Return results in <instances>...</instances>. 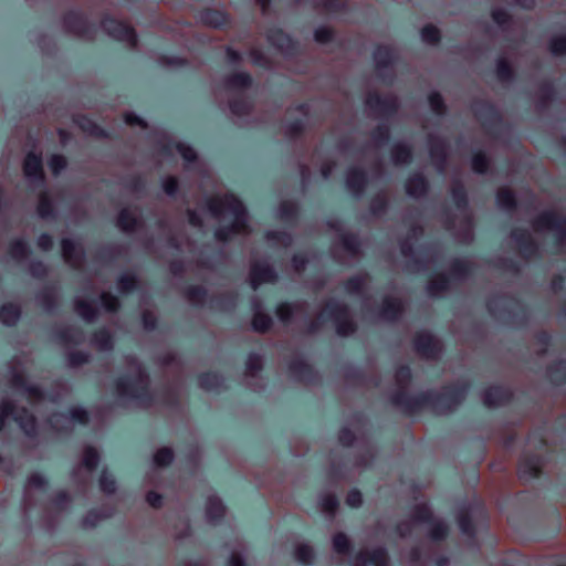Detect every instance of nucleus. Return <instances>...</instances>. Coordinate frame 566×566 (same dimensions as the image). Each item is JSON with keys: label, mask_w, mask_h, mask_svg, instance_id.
Wrapping results in <instances>:
<instances>
[{"label": "nucleus", "mask_w": 566, "mask_h": 566, "mask_svg": "<svg viewBox=\"0 0 566 566\" xmlns=\"http://www.w3.org/2000/svg\"><path fill=\"white\" fill-rule=\"evenodd\" d=\"M209 213L218 222H224L228 216L233 220L228 226H221L214 231V238L219 242H227L232 235L249 234L251 228L248 223L249 214L243 202L233 193L214 196L207 200Z\"/></svg>", "instance_id": "f257e3e1"}, {"label": "nucleus", "mask_w": 566, "mask_h": 566, "mask_svg": "<svg viewBox=\"0 0 566 566\" xmlns=\"http://www.w3.org/2000/svg\"><path fill=\"white\" fill-rule=\"evenodd\" d=\"M332 322L338 336L348 337L354 335L358 325L350 308L343 302L331 298L323 302L318 310L311 316L308 323L302 328V333L313 336L319 333Z\"/></svg>", "instance_id": "f03ea898"}, {"label": "nucleus", "mask_w": 566, "mask_h": 566, "mask_svg": "<svg viewBox=\"0 0 566 566\" xmlns=\"http://www.w3.org/2000/svg\"><path fill=\"white\" fill-rule=\"evenodd\" d=\"M124 361L127 376L116 380L115 389L117 396L136 400L140 408H151L155 403V396L150 389L149 375L137 357L128 355Z\"/></svg>", "instance_id": "7ed1b4c3"}, {"label": "nucleus", "mask_w": 566, "mask_h": 566, "mask_svg": "<svg viewBox=\"0 0 566 566\" xmlns=\"http://www.w3.org/2000/svg\"><path fill=\"white\" fill-rule=\"evenodd\" d=\"M423 233L421 226H411L408 237L400 242V251L405 258V270L410 273L429 272L436 269L442 258V249L438 244L423 245L417 251L411 241H417Z\"/></svg>", "instance_id": "20e7f679"}, {"label": "nucleus", "mask_w": 566, "mask_h": 566, "mask_svg": "<svg viewBox=\"0 0 566 566\" xmlns=\"http://www.w3.org/2000/svg\"><path fill=\"white\" fill-rule=\"evenodd\" d=\"M394 380L395 388L389 395V400L394 407L407 416L419 413L424 409L426 403L432 402V399H434V395L430 392L409 394L412 373L407 365H400L396 368Z\"/></svg>", "instance_id": "39448f33"}, {"label": "nucleus", "mask_w": 566, "mask_h": 566, "mask_svg": "<svg viewBox=\"0 0 566 566\" xmlns=\"http://www.w3.org/2000/svg\"><path fill=\"white\" fill-rule=\"evenodd\" d=\"M451 196L457 206V209L461 213V218L459 220L458 227L457 218L448 217L446 220V227L448 230L452 231L454 239L459 243L470 244L474 239L472 216L468 208V196L464 185L458 178L452 180Z\"/></svg>", "instance_id": "423d86ee"}, {"label": "nucleus", "mask_w": 566, "mask_h": 566, "mask_svg": "<svg viewBox=\"0 0 566 566\" xmlns=\"http://www.w3.org/2000/svg\"><path fill=\"white\" fill-rule=\"evenodd\" d=\"M468 388L469 384L467 381L459 380L437 391L427 390L426 392L434 395V399H432V402L426 403L424 409L430 408L439 415L451 412L464 399Z\"/></svg>", "instance_id": "0eeeda50"}, {"label": "nucleus", "mask_w": 566, "mask_h": 566, "mask_svg": "<svg viewBox=\"0 0 566 566\" xmlns=\"http://www.w3.org/2000/svg\"><path fill=\"white\" fill-rule=\"evenodd\" d=\"M155 364L160 369L161 376L167 384L164 400L170 402L169 394L172 389L179 388L184 380L185 368L177 353L166 350L155 358Z\"/></svg>", "instance_id": "6e6552de"}, {"label": "nucleus", "mask_w": 566, "mask_h": 566, "mask_svg": "<svg viewBox=\"0 0 566 566\" xmlns=\"http://www.w3.org/2000/svg\"><path fill=\"white\" fill-rule=\"evenodd\" d=\"M532 227L537 232L553 231L557 248L566 253V217H560L554 211H544L533 220Z\"/></svg>", "instance_id": "1a4fd4ad"}, {"label": "nucleus", "mask_w": 566, "mask_h": 566, "mask_svg": "<svg viewBox=\"0 0 566 566\" xmlns=\"http://www.w3.org/2000/svg\"><path fill=\"white\" fill-rule=\"evenodd\" d=\"M416 354L423 359L437 361L443 352L442 342L428 332H419L413 337Z\"/></svg>", "instance_id": "9d476101"}, {"label": "nucleus", "mask_w": 566, "mask_h": 566, "mask_svg": "<svg viewBox=\"0 0 566 566\" xmlns=\"http://www.w3.org/2000/svg\"><path fill=\"white\" fill-rule=\"evenodd\" d=\"M365 103L370 116L374 118H388L394 115L399 107L397 96L391 94L381 96L378 93L369 92Z\"/></svg>", "instance_id": "9b49d317"}, {"label": "nucleus", "mask_w": 566, "mask_h": 566, "mask_svg": "<svg viewBox=\"0 0 566 566\" xmlns=\"http://www.w3.org/2000/svg\"><path fill=\"white\" fill-rule=\"evenodd\" d=\"M476 270V263L470 258H455L451 260L447 273H441L440 279H430L427 283H450L453 281H465Z\"/></svg>", "instance_id": "f8f14e48"}, {"label": "nucleus", "mask_w": 566, "mask_h": 566, "mask_svg": "<svg viewBox=\"0 0 566 566\" xmlns=\"http://www.w3.org/2000/svg\"><path fill=\"white\" fill-rule=\"evenodd\" d=\"M63 29L66 33L73 34L74 36L85 41L93 40L97 32V29L77 11H70L64 15Z\"/></svg>", "instance_id": "ddd939ff"}, {"label": "nucleus", "mask_w": 566, "mask_h": 566, "mask_svg": "<svg viewBox=\"0 0 566 566\" xmlns=\"http://www.w3.org/2000/svg\"><path fill=\"white\" fill-rule=\"evenodd\" d=\"M375 69L382 82L392 83L395 78L394 62L397 52L389 45H379L374 52Z\"/></svg>", "instance_id": "4468645a"}, {"label": "nucleus", "mask_w": 566, "mask_h": 566, "mask_svg": "<svg viewBox=\"0 0 566 566\" xmlns=\"http://www.w3.org/2000/svg\"><path fill=\"white\" fill-rule=\"evenodd\" d=\"M427 143L429 148L430 159L436 170L443 175L447 169L448 154H449V142L434 133H429L427 136Z\"/></svg>", "instance_id": "2eb2a0df"}, {"label": "nucleus", "mask_w": 566, "mask_h": 566, "mask_svg": "<svg viewBox=\"0 0 566 566\" xmlns=\"http://www.w3.org/2000/svg\"><path fill=\"white\" fill-rule=\"evenodd\" d=\"M101 25L104 32L111 38L126 42L130 49L136 48L137 34L132 27L108 17L102 20Z\"/></svg>", "instance_id": "dca6fc26"}, {"label": "nucleus", "mask_w": 566, "mask_h": 566, "mask_svg": "<svg viewBox=\"0 0 566 566\" xmlns=\"http://www.w3.org/2000/svg\"><path fill=\"white\" fill-rule=\"evenodd\" d=\"M390 556L382 546L363 547L355 555L353 566H390Z\"/></svg>", "instance_id": "f3484780"}, {"label": "nucleus", "mask_w": 566, "mask_h": 566, "mask_svg": "<svg viewBox=\"0 0 566 566\" xmlns=\"http://www.w3.org/2000/svg\"><path fill=\"white\" fill-rule=\"evenodd\" d=\"M407 304L403 297L388 295L384 297L378 315L382 321L396 322L403 315Z\"/></svg>", "instance_id": "a211bd4d"}, {"label": "nucleus", "mask_w": 566, "mask_h": 566, "mask_svg": "<svg viewBox=\"0 0 566 566\" xmlns=\"http://www.w3.org/2000/svg\"><path fill=\"white\" fill-rule=\"evenodd\" d=\"M71 503V496L66 491H57L50 496L43 505V515L48 521L57 518L67 511Z\"/></svg>", "instance_id": "6ab92c4d"}, {"label": "nucleus", "mask_w": 566, "mask_h": 566, "mask_svg": "<svg viewBox=\"0 0 566 566\" xmlns=\"http://www.w3.org/2000/svg\"><path fill=\"white\" fill-rule=\"evenodd\" d=\"M19 424L23 433L31 440L35 441L39 437V424L36 417L25 407H18L12 416Z\"/></svg>", "instance_id": "aec40b11"}, {"label": "nucleus", "mask_w": 566, "mask_h": 566, "mask_svg": "<svg viewBox=\"0 0 566 566\" xmlns=\"http://www.w3.org/2000/svg\"><path fill=\"white\" fill-rule=\"evenodd\" d=\"M46 480L43 475L38 472H32L28 479L23 489V507L29 510L36 504L35 491H41L46 488Z\"/></svg>", "instance_id": "412c9836"}, {"label": "nucleus", "mask_w": 566, "mask_h": 566, "mask_svg": "<svg viewBox=\"0 0 566 566\" xmlns=\"http://www.w3.org/2000/svg\"><path fill=\"white\" fill-rule=\"evenodd\" d=\"M62 256L64 261L74 269H81L85 261V251L81 244H76L72 239L61 241Z\"/></svg>", "instance_id": "4be33fe9"}, {"label": "nucleus", "mask_w": 566, "mask_h": 566, "mask_svg": "<svg viewBox=\"0 0 566 566\" xmlns=\"http://www.w3.org/2000/svg\"><path fill=\"white\" fill-rule=\"evenodd\" d=\"M511 238L516 242L520 254L524 259H531L532 256L536 255L538 247L533 240L528 230L518 228L513 229L511 232Z\"/></svg>", "instance_id": "5701e85b"}, {"label": "nucleus", "mask_w": 566, "mask_h": 566, "mask_svg": "<svg viewBox=\"0 0 566 566\" xmlns=\"http://www.w3.org/2000/svg\"><path fill=\"white\" fill-rule=\"evenodd\" d=\"M276 279V271L266 261H254L251 264L248 283H272Z\"/></svg>", "instance_id": "b1692460"}, {"label": "nucleus", "mask_w": 566, "mask_h": 566, "mask_svg": "<svg viewBox=\"0 0 566 566\" xmlns=\"http://www.w3.org/2000/svg\"><path fill=\"white\" fill-rule=\"evenodd\" d=\"M520 307L518 302L507 295H497L490 298L488 302V308L495 317H503L505 313L511 315Z\"/></svg>", "instance_id": "393cba45"}, {"label": "nucleus", "mask_w": 566, "mask_h": 566, "mask_svg": "<svg viewBox=\"0 0 566 566\" xmlns=\"http://www.w3.org/2000/svg\"><path fill=\"white\" fill-rule=\"evenodd\" d=\"M472 111L476 119L483 126H494L500 123L501 116L496 108L484 101H476L472 104Z\"/></svg>", "instance_id": "a878e982"}, {"label": "nucleus", "mask_w": 566, "mask_h": 566, "mask_svg": "<svg viewBox=\"0 0 566 566\" xmlns=\"http://www.w3.org/2000/svg\"><path fill=\"white\" fill-rule=\"evenodd\" d=\"M513 392L501 386H490L483 392L482 399L490 408L501 407L511 401Z\"/></svg>", "instance_id": "bb28decb"}, {"label": "nucleus", "mask_w": 566, "mask_h": 566, "mask_svg": "<svg viewBox=\"0 0 566 566\" xmlns=\"http://www.w3.org/2000/svg\"><path fill=\"white\" fill-rule=\"evenodd\" d=\"M56 337L59 343L67 350L77 346L85 340L84 332L74 326H63L56 329Z\"/></svg>", "instance_id": "cd10ccee"}, {"label": "nucleus", "mask_w": 566, "mask_h": 566, "mask_svg": "<svg viewBox=\"0 0 566 566\" xmlns=\"http://www.w3.org/2000/svg\"><path fill=\"white\" fill-rule=\"evenodd\" d=\"M367 184V175L363 169L353 167L347 171L346 187L357 198L361 197Z\"/></svg>", "instance_id": "c85d7f7f"}, {"label": "nucleus", "mask_w": 566, "mask_h": 566, "mask_svg": "<svg viewBox=\"0 0 566 566\" xmlns=\"http://www.w3.org/2000/svg\"><path fill=\"white\" fill-rule=\"evenodd\" d=\"M228 104L231 114L237 118L248 116L253 108L251 99L241 92L234 93L230 96Z\"/></svg>", "instance_id": "c756f323"}, {"label": "nucleus", "mask_w": 566, "mask_h": 566, "mask_svg": "<svg viewBox=\"0 0 566 566\" xmlns=\"http://www.w3.org/2000/svg\"><path fill=\"white\" fill-rule=\"evenodd\" d=\"M412 146L406 142H396L390 150V158L395 166H406L412 161Z\"/></svg>", "instance_id": "7c9ffc66"}, {"label": "nucleus", "mask_w": 566, "mask_h": 566, "mask_svg": "<svg viewBox=\"0 0 566 566\" xmlns=\"http://www.w3.org/2000/svg\"><path fill=\"white\" fill-rule=\"evenodd\" d=\"M359 240L358 237L354 233H343L339 237V245L334 244L332 248V254L335 259H338V250L343 249L347 252L352 258H356L359 255Z\"/></svg>", "instance_id": "2f4dec72"}, {"label": "nucleus", "mask_w": 566, "mask_h": 566, "mask_svg": "<svg viewBox=\"0 0 566 566\" xmlns=\"http://www.w3.org/2000/svg\"><path fill=\"white\" fill-rule=\"evenodd\" d=\"M46 423L57 434H71L74 431L72 418L64 412H52L46 418Z\"/></svg>", "instance_id": "473e14b6"}, {"label": "nucleus", "mask_w": 566, "mask_h": 566, "mask_svg": "<svg viewBox=\"0 0 566 566\" xmlns=\"http://www.w3.org/2000/svg\"><path fill=\"white\" fill-rule=\"evenodd\" d=\"M75 312L86 322L93 323L98 315L96 301L78 296L74 300Z\"/></svg>", "instance_id": "72a5a7b5"}, {"label": "nucleus", "mask_w": 566, "mask_h": 566, "mask_svg": "<svg viewBox=\"0 0 566 566\" xmlns=\"http://www.w3.org/2000/svg\"><path fill=\"white\" fill-rule=\"evenodd\" d=\"M227 514V507L218 495H210L206 504V517L211 524H217L223 520Z\"/></svg>", "instance_id": "f704fd0d"}, {"label": "nucleus", "mask_w": 566, "mask_h": 566, "mask_svg": "<svg viewBox=\"0 0 566 566\" xmlns=\"http://www.w3.org/2000/svg\"><path fill=\"white\" fill-rule=\"evenodd\" d=\"M23 171L29 179L42 181L44 175L41 157L34 153H29L24 158Z\"/></svg>", "instance_id": "c9c22d12"}, {"label": "nucleus", "mask_w": 566, "mask_h": 566, "mask_svg": "<svg viewBox=\"0 0 566 566\" xmlns=\"http://www.w3.org/2000/svg\"><path fill=\"white\" fill-rule=\"evenodd\" d=\"M114 514H115V507L112 505H104L99 510L88 511L82 520V526L84 528H93L99 522L112 517Z\"/></svg>", "instance_id": "e433bc0d"}, {"label": "nucleus", "mask_w": 566, "mask_h": 566, "mask_svg": "<svg viewBox=\"0 0 566 566\" xmlns=\"http://www.w3.org/2000/svg\"><path fill=\"white\" fill-rule=\"evenodd\" d=\"M428 191V181L421 174H415L406 182V192L412 198H421Z\"/></svg>", "instance_id": "4c0bfd02"}, {"label": "nucleus", "mask_w": 566, "mask_h": 566, "mask_svg": "<svg viewBox=\"0 0 566 566\" xmlns=\"http://www.w3.org/2000/svg\"><path fill=\"white\" fill-rule=\"evenodd\" d=\"M91 345L99 352H109L114 348L113 334L107 328H101L91 336Z\"/></svg>", "instance_id": "58836bf2"}, {"label": "nucleus", "mask_w": 566, "mask_h": 566, "mask_svg": "<svg viewBox=\"0 0 566 566\" xmlns=\"http://www.w3.org/2000/svg\"><path fill=\"white\" fill-rule=\"evenodd\" d=\"M252 77L245 72H237L224 78V87L229 92H237L249 88Z\"/></svg>", "instance_id": "ea45409f"}, {"label": "nucleus", "mask_w": 566, "mask_h": 566, "mask_svg": "<svg viewBox=\"0 0 566 566\" xmlns=\"http://www.w3.org/2000/svg\"><path fill=\"white\" fill-rule=\"evenodd\" d=\"M268 41L283 53H289L292 50L291 38L279 29H271L266 33Z\"/></svg>", "instance_id": "a19ab883"}, {"label": "nucleus", "mask_w": 566, "mask_h": 566, "mask_svg": "<svg viewBox=\"0 0 566 566\" xmlns=\"http://www.w3.org/2000/svg\"><path fill=\"white\" fill-rule=\"evenodd\" d=\"M263 369V358L258 354H250L244 370V379L245 384L249 387L255 388V386L250 381V379H254L258 374Z\"/></svg>", "instance_id": "79ce46f5"}, {"label": "nucleus", "mask_w": 566, "mask_h": 566, "mask_svg": "<svg viewBox=\"0 0 566 566\" xmlns=\"http://www.w3.org/2000/svg\"><path fill=\"white\" fill-rule=\"evenodd\" d=\"M21 316V306L18 303L9 302L0 307V322L8 326L18 323Z\"/></svg>", "instance_id": "37998d69"}, {"label": "nucleus", "mask_w": 566, "mask_h": 566, "mask_svg": "<svg viewBox=\"0 0 566 566\" xmlns=\"http://www.w3.org/2000/svg\"><path fill=\"white\" fill-rule=\"evenodd\" d=\"M448 532L449 525L442 520L434 518L431 522L428 536L432 542L437 543L436 547L440 549L441 545L439 543L443 542L447 538Z\"/></svg>", "instance_id": "c03bdc74"}, {"label": "nucleus", "mask_w": 566, "mask_h": 566, "mask_svg": "<svg viewBox=\"0 0 566 566\" xmlns=\"http://www.w3.org/2000/svg\"><path fill=\"white\" fill-rule=\"evenodd\" d=\"M116 224L122 231L130 233L137 229L139 220L129 209L124 208L118 213Z\"/></svg>", "instance_id": "a18cd8bd"}, {"label": "nucleus", "mask_w": 566, "mask_h": 566, "mask_svg": "<svg viewBox=\"0 0 566 566\" xmlns=\"http://www.w3.org/2000/svg\"><path fill=\"white\" fill-rule=\"evenodd\" d=\"M200 20L205 25L219 28L226 23L227 15L220 10L206 9L201 12Z\"/></svg>", "instance_id": "49530a36"}, {"label": "nucleus", "mask_w": 566, "mask_h": 566, "mask_svg": "<svg viewBox=\"0 0 566 566\" xmlns=\"http://www.w3.org/2000/svg\"><path fill=\"white\" fill-rule=\"evenodd\" d=\"M99 462V454L97 450L92 446H86L83 449L81 458V467H84L88 473H93Z\"/></svg>", "instance_id": "de8ad7c7"}, {"label": "nucleus", "mask_w": 566, "mask_h": 566, "mask_svg": "<svg viewBox=\"0 0 566 566\" xmlns=\"http://www.w3.org/2000/svg\"><path fill=\"white\" fill-rule=\"evenodd\" d=\"M307 308L306 303H295V304H281L276 310V315L280 321L287 322L294 314H298L305 312Z\"/></svg>", "instance_id": "09e8293b"}, {"label": "nucleus", "mask_w": 566, "mask_h": 566, "mask_svg": "<svg viewBox=\"0 0 566 566\" xmlns=\"http://www.w3.org/2000/svg\"><path fill=\"white\" fill-rule=\"evenodd\" d=\"M338 506L339 505L336 495L334 493L328 492L322 495L318 509L323 514H325L329 518H334L338 511Z\"/></svg>", "instance_id": "8fccbe9b"}, {"label": "nucleus", "mask_w": 566, "mask_h": 566, "mask_svg": "<svg viewBox=\"0 0 566 566\" xmlns=\"http://www.w3.org/2000/svg\"><path fill=\"white\" fill-rule=\"evenodd\" d=\"M554 87L552 83L545 82L539 86L538 96L536 101V109L538 112L545 111L554 97Z\"/></svg>", "instance_id": "3c124183"}, {"label": "nucleus", "mask_w": 566, "mask_h": 566, "mask_svg": "<svg viewBox=\"0 0 566 566\" xmlns=\"http://www.w3.org/2000/svg\"><path fill=\"white\" fill-rule=\"evenodd\" d=\"M496 202L500 208L506 211H513L516 208V199L514 192L505 187L497 190Z\"/></svg>", "instance_id": "603ef678"}, {"label": "nucleus", "mask_w": 566, "mask_h": 566, "mask_svg": "<svg viewBox=\"0 0 566 566\" xmlns=\"http://www.w3.org/2000/svg\"><path fill=\"white\" fill-rule=\"evenodd\" d=\"M175 452L170 447H160L156 450L153 457L154 465L157 468H166L172 463Z\"/></svg>", "instance_id": "864d4df0"}, {"label": "nucleus", "mask_w": 566, "mask_h": 566, "mask_svg": "<svg viewBox=\"0 0 566 566\" xmlns=\"http://www.w3.org/2000/svg\"><path fill=\"white\" fill-rule=\"evenodd\" d=\"M198 382L203 390H217L222 386V378L216 373H202L198 377Z\"/></svg>", "instance_id": "5fc2aeb1"}, {"label": "nucleus", "mask_w": 566, "mask_h": 566, "mask_svg": "<svg viewBox=\"0 0 566 566\" xmlns=\"http://www.w3.org/2000/svg\"><path fill=\"white\" fill-rule=\"evenodd\" d=\"M39 302L46 312L53 311L59 303L57 293L54 287H45L39 295Z\"/></svg>", "instance_id": "6e6d98bb"}, {"label": "nucleus", "mask_w": 566, "mask_h": 566, "mask_svg": "<svg viewBox=\"0 0 566 566\" xmlns=\"http://www.w3.org/2000/svg\"><path fill=\"white\" fill-rule=\"evenodd\" d=\"M333 549L342 556H347L350 553L352 549V541L349 537L343 533L337 532L333 536Z\"/></svg>", "instance_id": "4d7b16f0"}, {"label": "nucleus", "mask_w": 566, "mask_h": 566, "mask_svg": "<svg viewBox=\"0 0 566 566\" xmlns=\"http://www.w3.org/2000/svg\"><path fill=\"white\" fill-rule=\"evenodd\" d=\"M390 138V129L387 124H378L371 133V143L375 148L385 145Z\"/></svg>", "instance_id": "13d9d810"}, {"label": "nucleus", "mask_w": 566, "mask_h": 566, "mask_svg": "<svg viewBox=\"0 0 566 566\" xmlns=\"http://www.w3.org/2000/svg\"><path fill=\"white\" fill-rule=\"evenodd\" d=\"M410 517L412 522L418 523H427L432 522L434 520L431 509L426 504L415 505L411 511Z\"/></svg>", "instance_id": "bf43d9fd"}, {"label": "nucleus", "mask_w": 566, "mask_h": 566, "mask_svg": "<svg viewBox=\"0 0 566 566\" xmlns=\"http://www.w3.org/2000/svg\"><path fill=\"white\" fill-rule=\"evenodd\" d=\"M76 124L80 126V128L87 133L88 135L96 136V137H105L106 133L104 129H102L99 126H97L94 122H92L90 118L85 116H78L75 119Z\"/></svg>", "instance_id": "052dcab7"}, {"label": "nucleus", "mask_w": 566, "mask_h": 566, "mask_svg": "<svg viewBox=\"0 0 566 566\" xmlns=\"http://www.w3.org/2000/svg\"><path fill=\"white\" fill-rule=\"evenodd\" d=\"M69 417L72 418V427L75 428V423L80 426H87L91 421L88 411L82 406H73L69 410Z\"/></svg>", "instance_id": "680f3d73"}, {"label": "nucleus", "mask_w": 566, "mask_h": 566, "mask_svg": "<svg viewBox=\"0 0 566 566\" xmlns=\"http://www.w3.org/2000/svg\"><path fill=\"white\" fill-rule=\"evenodd\" d=\"M101 491L106 495H114L117 491V484L115 478L104 469L99 476Z\"/></svg>", "instance_id": "e2e57ef3"}, {"label": "nucleus", "mask_w": 566, "mask_h": 566, "mask_svg": "<svg viewBox=\"0 0 566 566\" xmlns=\"http://www.w3.org/2000/svg\"><path fill=\"white\" fill-rule=\"evenodd\" d=\"M496 77L501 83H510L514 78V71L504 57L497 60Z\"/></svg>", "instance_id": "0e129e2a"}, {"label": "nucleus", "mask_w": 566, "mask_h": 566, "mask_svg": "<svg viewBox=\"0 0 566 566\" xmlns=\"http://www.w3.org/2000/svg\"><path fill=\"white\" fill-rule=\"evenodd\" d=\"M207 292L203 289V285H190L186 292L185 296L187 301L192 305H200L205 302Z\"/></svg>", "instance_id": "69168bd1"}, {"label": "nucleus", "mask_w": 566, "mask_h": 566, "mask_svg": "<svg viewBox=\"0 0 566 566\" xmlns=\"http://www.w3.org/2000/svg\"><path fill=\"white\" fill-rule=\"evenodd\" d=\"M457 520L461 531L465 535L472 537L474 535V526L472 523L470 511L468 509L461 510L458 514Z\"/></svg>", "instance_id": "338daca9"}, {"label": "nucleus", "mask_w": 566, "mask_h": 566, "mask_svg": "<svg viewBox=\"0 0 566 566\" xmlns=\"http://www.w3.org/2000/svg\"><path fill=\"white\" fill-rule=\"evenodd\" d=\"M548 377L553 384H562L566 380V363L558 361L548 368Z\"/></svg>", "instance_id": "774afa93"}]
</instances>
